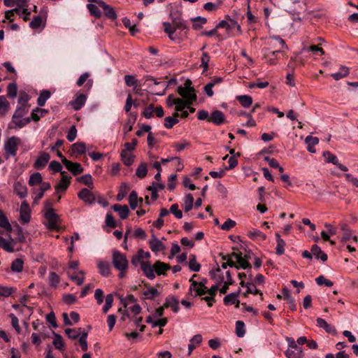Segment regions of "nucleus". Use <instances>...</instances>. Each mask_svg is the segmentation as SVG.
<instances>
[{"instance_id": "f257e3e1", "label": "nucleus", "mask_w": 358, "mask_h": 358, "mask_svg": "<svg viewBox=\"0 0 358 358\" xmlns=\"http://www.w3.org/2000/svg\"><path fill=\"white\" fill-rule=\"evenodd\" d=\"M170 18L172 20L173 26L169 22H164V31L171 41L179 42L182 38L187 36V31H182L187 29V24L182 19L181 13L178 10L171 11Z\"/></svg>"}, {"instance_id": "f03ea898", "label": "nucleus", "mask_w": 358, "mask_h": 358, "mask_svg": "<svg viewBox=\"0 0 358 358\" xmlns=\"http://www.w3.org/2000/svg\"><path fill=\"white\" fill-rule=\"evenodd\" d=\"M169 269L170 266L161 261H157L153 265L150 262H141V270L150 280H153L155 278V273L158 275H166V272Z\"/></svg>"}, {"instance_id": "7ed1b4c3", "label": "nucleus", "mask_w": 358, "mask_h": 358, "mask_svg": "<svg viewBox=\"0 0 358 358\" xmlns=\"http://www.w3.org/2000/svg\"><path fill=\"white\" fill-rule=\"evenodd\" d=\"M178 93L181 96L182 99L188 104H193L196 100L195 90L191 87L190 80H187L185 86H179L178 87Z\"/></svg>"}, {"instance_id": "20e7f679", "label": "nucleus", "mask_w": 358, "mask_h": 358, "mask_svg": "<svg viewBox=\"0 0 358 358\" xmlns=\"http://www.w3.org/2000/svg\"><path fill=\"white\" fill-rule=\"evenodd\" d=\"M21 143V139L16 136L8 138L4 143V150L6 158L14 157L17 155L18 146Z\"/></svg>"}, {"instance_id": "39448f33", "label": "nucleus", "mask_w": 358, "mask_h": 358, "mask_svg": "<svg viewBox=\"0 0 358 358\" xmlns=\"http://www.w3.org/2000/svg\"><path fill=\"white\" fill-rule=\"evenodd\" d=\"M112 263L117 270L128 268L129 262L126 256L117 250L113 251Z\"/></svg>"}, {"instance_id": "423d86ee", "label": "nucleus", "mask_w": 358, "mask_h": 358, "mask_svg": "<svg viewBox=\"0 0 358 358\" xmlns=\"http://www.w3.org/2000/svg\"><path fill=\"white\" fill-rule=\"evenodd\" d=\"M44 217L46 220L45 225L48 229L50 230L57 229V224L59 218L52 208L50 207L45 210Z\"/></svg>"}, {"instance_id": "0eeeda50", "label": "nucleus", "mask_w": 358, "mask_h": 358, "mask_svg": "<svg viewBox=\"0 0 358 358\" xmlns=\"http://www.w3.org/2000/svg\"><path fill=\"white\" fill-rule=\"evenodd\" d=\"M196 276V275H194L189 280L191 285L189 288L188 294L194 296H203L207 293V287H203V285L199 284L197 281L194 280L193 278Z\"/></svg>"}, {"instance_id": "6e6552de", "label": "nucleus", "mask_w": 358, "mask_h": 358, "mask_svg": "<svg viewBox=\"0 0 358 358\" xmlns=\"http://www.w3.org/2000/svg\"><path fill=\"white\" fill-rule=\"evenodd\" d=\"M230 258L234 262L236 261V264H235L234 267L236 268H242L243 269H251L250 264L243 258L241 252H232L229 255Z\"/></svg>"}, {"instance_id": "1a4fd4ad", "label": "nucleus", "mask_w": 358, "mask_h": 358, "mask_svg": "<svg viewBox=\"0 0 358 358\" xmlns=\"http://www.w3.org/2000/svg\"><path fill=\"white\" fill-rule=\"evenodd\" d=\"M190 104H187L186 101L180 99V101L175 106V112L173 113L174 117H180L182 118H186L189 115L188 110H186V107H189Z\"/></svg>"}, {"instance_id": "9d476101", "label": "nucleus", "mask_w": 358, "mask_h": 358, "mask_svg": "<svg viewBox=\"0 0 358 358\" xmlns=\"http://www.w3.org/2000/svg\"><path fill=\"white\" fill-rule=\"evenodd\" d=\"M62 178L55 186V194L65 192L71 183V177L68 176L66 172H62Z\"/></svg>"}, {"instance_id": "9b49d317", "label": "nucleus", "mask_w": 358, "mask_h": 358, "mask_svg": "<svg viewBox=\"0 0 358 358\" xmlns=\"http://www.w3.org/2000/svg\"><path fill=\"white\" fill-rule=\"evenodd\" d=\"M267 43L270 45L271 50L272 48L278 50L280 49H287V46L285 44V41L278 36H270L268 39Z\"/></svg>"}, {"instance_id": "f8f14e48", "label": "nucleus", "mask_w": 358, "mask_h": 358, "mask_svg": "<svg viewBox=\"0 0 358 358\" xmlns=\"http://www.w3.org/2000/svg\"><path fill=\"white\" fill-rule=\"evenodd\" d=\"M323 157L324 160L327 163H331L336 165L339 169L343 171H347L348 170V167L342 164L339 163L338 158L336 155H333L329 151H324L323 152Z\"/></svg>"}, {"instance_id": "ddd939ff", "label": "nucleus", "mask_w": 358, "mask_h": 358, "mask_svg": "<svg viewBox=\"0 0 358 358\" xmlns=\"http://www.w3.org/2000/svg\"><path fill=\"white\" fill-rule=\"evenodd\" d=\"M0 248H2L8 252H13L19 250L16 248V241L11 237H10L8 240H6L0 236Z\"/></svg>"}, {"instance_id": "4468645a", "label": "nucleus", "mask_w": 358, "mask_h": 358, "mask_svg": "<svg viewBox=\"0 0 358 358\" xmlns=\"http://www.w3.org/2000/svg\"><path fill=\"white\" fill-rule=\"evenodd\" d=\"M89 1H94L98 4V6L103 9L105 15L110 19H115L117 17V15L114 10V9L106 4L102 0H88Z\"/></svg>"}, {"instance_id": "2eb2a0df", "label": "nucleus", "mask_w": 358, "mask_h": 358, "mask_svg": "<svg viewBox=\"0 0 358 358\" xmlns=\"http://www.w3.org/2000/svg\"><path fill=\"white\" fill-rule=\"evenodd\" d=\"M87 96L84 94H76L74 99L70 101V105L75 110H80L85 104Z\"/></svg>"}, {"instance_id": "dca6fc26", "label": "nucleus", "mask_w": 358, "mask_h": 358, "mask_svg": "<svg viewBox=\"0 0 358 358\" xmlns=\"http://www.w3.org/2000/svg\"><path fill=\"white\" fill-rule=\"evenodd\" d=\"M50 156L47 152H41L35 160L34 166L35 169L41 170L43 169L48 163Z\"/></svg>"}, {"instance_id": "f3484780", "label": "nucleus", "mask_w": 358, "mask_h": 358, "mask_svg": "<svg viewBox=\"0 0 358 358\" xmlns=\"http://www.w3.org/2000/svg\"><path fill=\"white\" fill-rule=\"evenodd\" d=\"M148 243L151 250L154 252H158L165 250L164 244L158 239L154 234L152 235Z\"/></svg>"}, {"instance_id": "a211bd4d", "label": "nucleus", "mask_w": 358, "mask_h": 358, "mask_svg": "<svg viewBox=\"0 0 358 358\" xmlns=\"http://www.w3.org/2000/svg\"><path fill=\"white\" fill-rule=\"evenodd\" d=\"M65 167L71 171L73 175L76 176L83 172V168L80 164L72 162L66 159H64Z\"/></svg>"}, {"instance_id": "6ab92c4d", "label": "nucleus", "mask_w": 358, "mask_h": 358, "mask_svg": "<svg viewBox=\"0 0 358 358\" xmlns=\"http://www.w3.org/2000/svg\"><path fill=\"white\" fill-rule=\"evenodd\" d=\"M78 196L80 199L90 204H92L95 201V196L93 193L90 189L86 188L82 189L78 192Z\"/></svg>"}, {"instance_id": "aec40b11", "label": "nucleus", "mask_w": 358, "mask_h": 358, "mask_svg": "<svg viewBox=\"0 0 358 358\" xmlns=\"http://www.w3.org/2000/svg\"><path fill=\"white\" fill-rule=\"evenodd\" d=\"M20 219L24 223H27L30 220V208L26 201L22 202L20 208Z\"/></svg>"}, {"instance_id": "412c9836", "label": "nucleus", "mask_w": 358, "mask_h": 358, "mask_svg": "<svg viewBox=\"0 0 358 358\" xmlns=\"http://www.w3.org/2000/svg\"><path fill=\"white\" fill-rule=\"evenodd\" d=\"M264 58L266 59V62L270 65H274L276 64L275 55L280 52V50H271L269 48L263 49Z\"/></svg>"}, {"instance_id": "4be33fe9", "label": "nucleus", "mask_w": 358, "mask_h": 358, "mask_svg": "<svg viewBox=\"0 0 358 358\" xmlns=\"http://www.w3.org/2000/svg\"><path fill=\"white\" fill-rule=\"evenodd\" d=\"M144 79H145V83H148V85L150 86L151 84L154 85H162V92H155L154 90H152V92L156 95H159V96H162L163 94H164L165 93V89H166V87L167 86L165 83L164 82H158L156 80V79L155 78H153L152 76H145L144 77Z\"/></svg>"}, {"instance_id": "5701e85b", "label": "nucleus", "mask_w": 358, "mask_h": 358, "mask_svg": "<svg viewBox=\"0 0 358 358\" xmlns=\"http://www.w3.org/2000/svg\"><path fill=\"white\" fill-rule=\"evenodd\" d=\"M29 118L23 119L20 110H16L13 115V122L18 128H22L29 122Z\"/></svg>"}, {"instance_id": "b1692460", "label": "nucleus", "mask_w": 358, "mask_h": 358, "mask_svg": "<svg viewBox=\"0 0 358 358\" xmlns=\"http://www.w3.org/2000/svg\"><path fill=\"white\" fill-rule=\"evenodd\" d=\"M225 117L224 113L218 110H214L211 114L208 121L213 122L217 125H220L224 122Z\"/></svg>"}, {"instance_id": "393cba45", "label": "nucleus", "mask_w": 358, "mask_h": 358, "mask_svg": "<svg viewBox=\"0 0 358 358\" xmlns=\"http://www.w3.org/2000/svg\"><path fill=\"white\" fill-rule=\"evenodd\" d=\"M227 20H221L217 25L216 28H224L228 31H231L234 29L236 25V20L230 18L228 15L226 16Z\"/></svg>"}, {"instance_id": "a878e982", "label": "nucleus", "mask_w": 358, "mask_h": 358, "mask_svg": "<svg viewBox=\"0 0 358 358\" xmlns=\"http://www.w3.org/2000/svg\"><path fill=\"white\" fill-rule=\"evenodd\" d=\"M112 208L113 210L118 213L121 219L124 220L127 218L129 213V210L127 206L115 204L113 206Z\"/></svg>"}, {"instance_id": "bb28decb", "label": "nucleus", "mask_w": 358, "mask_h": 358, "mask_svg": "<svg viewBox=\"0 0 358 358\" xmlns=\"http://www.w3.org/2000/svg\"><path fill=\"white\" fill-rule=\"evenodd\" d=\"M163 306L164 308H171L174 313H178L180 309L178 301L174 296L167 297Z\"/></svg>"}, {"instance_id": "cd10ccee", "label": "nucleus", "mask_w": 358, "mask_h": 358, "mask_svg": "<svg viewBox=\"0 0 358 358\" xmlns=\"http://www.w3.org/2000/svg\"><path fill=\"white\" fill-rule=\"evenodd\" d=\"M287 358H303V352L301 348L296 347V348L287 349L285 352Z\"/></svg>"}, {"instance_id": "c85d7f7f", "label": "nucleus", "mask_w": 358, "mask_h": 358, "mask_svg": "<svg viewBox=\"0 0 358 358\" xmlns=\"http://www.w3.org/2000/svg\"><path fill=\"white\" fill-rule=\"evenodd\" d=\"M71 150L73 154L80 155L86 152L87 147L83 142H77L71 145Z\"/></svg>"}, {"instance_id": "c756f323", "label": "nucleus", "mask_w": 358, "mask_h": 358, "mask_svg": "<svg viewBox=\"0 0 358 358\" xmlns=\"http://www.w3.org/2000/svg\"><path fill=\"white\" fill-rule=\"evenodd\" d=\"M317 325L320 328L324 329L327 333L331 334H336V329L333 326L329 324L324 319L318 317L317 319Z\"/></svg>"}, {"instance_id": "7c9ffc66", "label": "nucleus", "mask_w": 358, "mask_h": 358, "mask_svg": "<svg viewBox=\"0 0 358 358\" xmlns=\"http://www.w3.org/2000/svg\"><path fill=\"white\" fill-rule=\"evenodd\" d=\"M97 267L99 273L103 277H108L110 274V266L108 262L105 261H99Z\"/></svg>"}, {"instance_id": "2f4dec72", "label": "nucleus", "mask_w": 358, "mask_h": 358, "mask_svg": "<svg viewBox=\"0 0 358 358\" xmlns=\"http://www.w3.org/2000/svg\"><path fill=\"white\" fill-rule=\"evenodd\" d=\"M202 340L203 338L201 334H196L190 339L189 343L188 345V355L192 354L193 350L195 349L202 342Z\"/></svg>"}, {"instance_id": "473e14b6", "label": "nucleus", "mask_w": 358, "mask_h": 358, "mask_svg": "<svg viewBox=\"0 0 358 358\" xmlns=\"http://www.w3.org/2000/svg\"><path fill=\"white\" fill-rule=\"evenodd\" d=\"M324 227L327 229V231H322L321 232V236L323 240L329 241L330 236L335 235L337 232V229L333 225L327 223L324 224Z\"/></svg>"}, {"instance_id": "72a5a7b5", "label": "nucleus", "mask_w": 358, "mask_h": 358, "mask_svg": "<svg viewBox=\"0 0 358 358\" xmlns=\"http://www.w3.org/2000/svg\"><path fill=\"white\" fill-rule=\"evenodd\" d=\"M68 276L79 286L82 285L85 281V272L82 270H79L74 274H70L68 273Z\"/></svg>"}, {"instance_id": "f704fd0d", "label": "nucleus", "mask_w": 358, "mask_h": 358, "mask_svg": "<svg viewBox=\"0 0 358 358\" xmlns=\"http://www.w3.org/2000/svg\"><path fill=\"white\" fill-rule=\"evenodd\" d=\"M143 295L145 299L153 300L159 296V292L157 289L152 287H148L143 292Z\"/></svg>"}, {"instance_id": "c9c22d12", "label": "nucleus", "mask_w": 358, "mask_h": 358, "mask_svg": "<svg viewBox=\"0 0 358 358\" xmlns=\"http://www.w3.org/2000/svg\"><path fill=\"white\" fill-rule=\"evenodd\" d=\"M311 252L313 256L316 259H320L323 262L327 259V255L323 252L321 248L316 244L313 245L311 248Z\"/></svg>"}, {"instance_id": "e433bc0d", "label": "nucleus", "mask_w": 358, "mask_h": 358, "mask_svg": "<svg viewBox=\"0 0 358 358\" xmlns=\"http://www.w3.org/2000/svg\"><path fill=\"white\" fill-rule=\"evenodd\" d=\"M305 142L307 144V149L311 153H315L316 150L315 149V145H317L319 143V138L317 137H313L311 136H308L305 138Z\"/></svg>"}, {"instance_id": "4c0bfd02", "label": "nucleus", "mask_w": 358, "mask_h": 358, "mask_svg": "<svg viewBox=\"0 0 358 358\" xmlns=\"http://www.w3.org/2000/svg\"><path fill=\"white\" fill-rule=\"evenodd\" d=\"M250 238L255 241H264L266 236L259 229H253L248 232Z\"/></svg>"}, {"instance_id": "58836bf2", "label": "nucleus", "mask_w": 358, "mask_h": 358, "mask_svg": "<svg viewBox=\"0 0 358 358\" xmlns=\"http://www.w3.org/2000/svg\"><path fill=\"white\" fill-rule=\"evenodd\" d=\"M14 191L21 199L24 198L27 194V187L20 182H17L14 184Z\"/></svg>"}, {"instance_id": "ea45409f", "label": "nucleus", "mask_w": 358, "mask_h": 358, "mask_svg": "<svg viewBox=\"0 0 358 358\" xmlns=\"http://www.w3.org/2000/svg\"><path fill=\"white\" fill-rule=\"evenodd\" d=\"M135 156L127 150H122L121 152V159L123 163L129 166L132 164L134 161Z\"/></svg>"}, {"instance_id": "a19ab883", "label": "nucleus", "mask_w": 358, "mask_h": 358, "mask_svg": "<svg viewBox=\"0 0 358 358\" xmlns=\"http://www.w3.org/2000/svg\"><path fill=\"white\" fill-rule=\"evenodd\" d=\"M349 74V69L345 66H341L338 72L334 73L331 76L335 80H338L345 78Z\"/></svg>"}, {"instance_id": "79ce46f5", "label": "nucleus", "mask_w": 358, "mask_h": 358, "mask_svg": "<svg viewBox=\"0 0 358 358\" xmlns=\"http://www.w3.org/2000/svg\"><path fill=\"white\" fill-rule=\"evenodd\" d=\"M275 238L277 242V245L275 248V252L278 255H282L285 252V246L286 245L284 240H282L279 235V234H275Z\"/></svg>"}, {"instance_id": "37998d69", "label": "nucleus", "mask_w": 358, "mask_h": 358, "mask_svg": "<svg viewBox=\"0 0 358 358\" xmlns=\"http://www.w3.org/2000/svg\"><path fill=\"white\" fill-rule=\"evenodd\" d=\"M240 289L236 292H232L229 294H227L224 298V303L225 305H232L236 302L238 299V294L240 292Z\"/></svg>"}, {"instance_id": "c03bdc74", "label": "nucleus", "mask_w": 358, "mask_h": 358, "mask_svg": "<svg viewBox=\"0 0 358 358\" xmlns=\"http://www.w3.org/2000/svg\"><path fill=\"white\" fill-rule=\"evenodd\" d=\"M10 108V103L4 96H0V116L5 115Z\"/></svg>"}, {"instance_id": "a18cd8bd", "label": "nucleus", "mask_w": 358, "mask_h": 358, "mask_svg": "<svg viewBox=\"0 0 358 358\" xmlns=\"http://www.w3.org/2000/svg\"><path fill=\"white\" fill-rule=\"evenodd\" d=\"M282 294L285 299H286L289 304V308L293 311L296 310V306L295 304L294 299L290 295L289 290L286 287L283 288Z\"/></svg>"}, {"instance_id": "49530a36", "label": "nucleus", "mask_w": 358, "mask_h": 358, "mask_svg": "<svg viewBox=\"0 0 358 358\" xmlns=\"http://www.w3.org/2000/svg\"><path fill=\"white\" fill-rule=\"evenodd\" d=\"M0 227L3 228L8 233L12 231V227L1 210H0Z\"/></svg>"}, {"instance_id": "de8ad7c7", "label": "nucleus", "mask_w": 358, "mask_h": 358, "mask_svg": "<svg viewBox=\"0 0 358 358\" xmlns=\"http://www.w3.org/2000/svg\"><path fill=\"white\" fill-rule=\"evenodd\" d=\"M60 278L59 276L55 272H50L48 274V282L50 286L52 288H57L58 284L59 283Z\"/></svg>"}, {"instance_id": "09e8293b", "label": "nucleus", "mask_w": 358, "mask_h": 358, "mask_svg": "<svg viewBox=\"0 0 358 358\" xmlns=\"http://www.w3.org/2000/svg\"><path fill=\"white\" fill-rule=\"evenodd\" d=\"M194 203V197L192 194H186L185 199H184V203H183V208L185 212H189L192 209Z\"/></svg>"}, {"instance_id": "8fccbe9b", "label": "nucleus", "mask_w": 358, "mask_h": 358, "mask_svg": "<svg viewBox=\"0 0 358 358\" xmlns=\"http://www.w3.org/2000/svg\"><path fill=\"white\" fill-rule=\"evenodd\" d=\"M236 99L240 101L244 108H249L252 103V99L248 95H239L236 96Z\"/></svg>"}, {"instance_id": "3c124183", "label": "nucleus", "mask_w": 358, "mask_h": 358, "mask_svg": "<svg viewBox=\"0 0 358 358\" xmlns=\"http://www.w3.org/2000/svg\"><path fill=\"white\" fill-rule=\"evenodd\" d=\"M50 97V92L48 90H43L37 99V103L40 106H43L46 101Z\"/></svg>"}, {"instance_id": "603ef678", "label": "nucleus", "mask_w": 358, "mask_h": 358, "mask_svg": "<svg viewBox=\"0 0 358 358\" xmlns=\"http://www.w3.org/2000/svg\"><path fill=\"white\" fill-rule=\"evenodd\" d=\"M24 262L22 259L17 258L11 264V270L13 272L20 273L23 270Z\"/></svg>"}, {"instance_id": "864d4df0", "label": "nucleus", "mask_w": 358, "mask_h": 358, "mask_svg": "<svg viewBox=\"0 0 358 358\" xmlns=\"http://www.w3.org/2000/svg\"><path fill=\"white\" fill-rule=\"evenodd\" d=\"M43 181L42 176L40 173H34L31 175L29 180V185L30 186H34L41 184Z\"/></svg>"}, {"instance_id": "5fc2aeb1", "label": "nucleus", "mask_w": 358, "mask_h": 358, "mask_svg": "<svg viewBox=\"0 0 358 358\" xmlns=\"http://www.w3.org/2000/svg\"><path fill=\"white\" fill-rule=\"evenodd\" d=\"M77 180L85 185H87L90 188H93V179L90 174H86L77 178Z\"/></svg>"}, {"instance_id": "6e6d98bb", "label": "nucleus", "mask_w": 358, "mask_h": 358, "mask_svg": "<svg viewBox=\"0 0 358 358\" xmlns=\"http://www.w3.org/2000/svg\"><path fill=\"white\" fill-rule=\"evenodd\" d=\"M148 173L147 165L145 163H141L136 171V176L139 178H143L146 176Z\"/></svg>"}, {"instance_id": "4d7b16f0", "label": "nucleus", "mask_w": 358, "mask_h": 358, "mask_svg": "<svg viewBox=\"0 0 358 358\" xmlns=\"http://www.w3.org/2000/svg\"><path fill=\"white\" fill-rule=\"evenodd\" d=\"M113 294H108L106 296V301L105 304L102 308V311L103 313H108V311L110 310V308L113 306Z\"/></svg>"}, {"instance_id": "13d9d810", "label": "nucleus", "mask_w": 358, "mask_h": 358, "mask_svg": "<svg viewBox=\"0 0 358 358\" xmlns=\"http://www.w3.org/2000/svg\"><path fill=\"white\" fill-rule=\"evenodd\" d=\"M236 334L238 337H243L245 334V327L243 321L238 320L236 322Z\"/></svg>"}, {"instance_id": "bf43d9fd", "label": "nucleus", "mask_w": 358, "mask_h": 358, "mask_svg": "<svg viewBox=\"0 0 358 358\" xmlns=\"http://www.w3.org/2000/svg\"><path fill=\"white\" fill-rule=\"evenodd\" d=\"M138 195L135 191H132L129 196V203L132 210L136 209L138 206Z\"/></svg>"}, {"instance_id": "052dcab7", "label": "nucleus", "mask_w": 358, "mask_h": 358, "mask_svg": "<svg viewBox=\"0 0 358 358\" xmlns=\"http://www.w3.org/2000/svg\"><path fill=\"white\" fill-rule=\"evenodd\" d=\"M189 269L194 272H198L201 268V265L196 261V257L191 255L189 262Z\"/></svg>"}, {"instance_id": "680f3d73", "label": "nucleus", "mask_w": 358, "mask_h": 358, "mask_svg": "<svg viewBox=\"0 0 358 358\" xmlns=\"http://www.w3.org/2000/svg\"><path fill=\"white\" fill-rule=\"evenodd\" d=\"M99 6H98L97 3H96V5L92 4V3L87 4V8H88L89 11L90 12L91 15H92L96 17H99L101 15V12L100 10V9L99 8Z\"/></svg>"}, {"instance_id": "e2e57ef3", "label": "nucleus", "mask_w": 358, "mask_h": 358, "mask_svg": "<svg viewBox=\"0 0 358 358\" xmlns=\"http://www.w3.org/2000/svg\"><path fill=\"white\" fill-rule=\"evenodd\" d=\"M54 334V340H53V345H55V348L61 350L64 348V342L62 337L55 333Z\"/></svg>"}, {"instance_id": "0e129e2a", "label": "nucleus", "mask_w": 358, "mask_h": 358, "mask_svg": "<svg viewBox=\"0 0 358 358\" xmlns=\"http://www.w3.org/2000/svg\"><path fill=\"white\" fill-rule=\"evenodd\" d=\"M209 62H210L209 55L206 52H203L202 56L201 57V66L203 68V71L208 70Z\"/></svg>"}, {"instance_id": "69168bd1", "label": "nucleus", "mask_w": 358, "mask_h": 358, "mask_svg": "<svg viewBox=\"0 0 358 358\" xmlns=\"http://www.w3.org/2000/svg\"><path fill=\"white\" fill-rule=\"evenodd\" d=\"M178 117H166L164 119V127L167 129L172 128L175 124H176L178 122V120L177 119Z\"/></svg>"}, {"instance_id": "338daca9", "label": "nucleus", "mask_w": 358, "mask_h": 358, "mask_svg": "<svg viewBox=\"0 0 358 358\" xmlns=\"http://www.w3.org/2000/svg\"><path fill=\"white\" fill-rule=\"evenodd\" d=\"M124 81L128 87H133L134 90L137 87V80L134 76L126 75L124 76Z\"/></svg>"}, {"instance_id": "774afa93", "label": "nucleus", "mask_w": 358, "mask_h": 358, "mask_svg": "<svg viewBox=\"0 0 358 358\" xmlns=\"http://www.w3.org/2000/svg\"><path fill=\"white\" fill-rule=\"evenodd\" d=\"M190 143L185 141L182 140L181 142H176L173 144V148L176 149L177 152H181L185 148L189 147Z\"/></svg>"}]
</instances>
